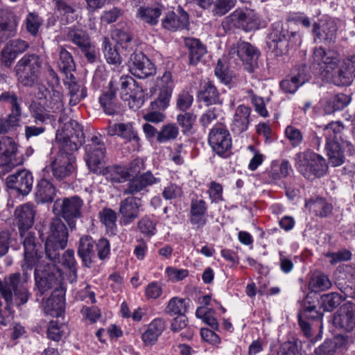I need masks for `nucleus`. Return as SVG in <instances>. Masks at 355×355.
<instances>
[{
  "label": "nucleus",
  "mask_w": 355,
  "mask_h": 355,
  "mask_svg": "<svg viewBox=\"0 0 355 355\" xmlns=\"http://www.w3.org/2000/svg\"><path fill=\"white\" fill-rule=\"evenodd\" d=\"M68 229L60 218H52L45 243V258L49 261H60L61 252L67 247Z\"/></svg>",
  "instance_id": "1"
},
{
  "label": "nucleus",
  "mask_w": 355,
  "mask_h": 355,
  "mask_svg": "<svg viewBox=\"0 0 355 355\" xmlns=\"http://www.w3.org/2000/svg\"><path fill=\"white\" fill-rule=\"evenodd\" d=\"M45 262L43 259L40 260L33 268L35 286L40 295H43L49 291L58 288L60 282L61 270L58 264L60 261H49Z\"/></svg>",
  "instance_id": "2"
},
{
  "label": "nucleus",
  "mask_w": 355,
  "mask_h": 355,
  "mask_svg": "<svg viewBox=\"0 0 355 355\" xmlns=\"http://www.w3.org/2000/svg\"><path fill=\"white\" fill-rule=\"evenodd\" d=\"M17 80L24 87H31L39 80L42 70V60L35 53L25 54L15 66Z\"/></svg>",
  "instance_id": "3"
},
{
  "label": "nucleus",
  "mask_w": 355,
  "mask_h": 355,
  "mask_svg": "<svg viewBox=\"0 0 355 355\" xmlns=\"http://www.w3.org/2000/svg\"><path fill=\"white\" fill-rule=\"evenodd\" d=\"M295 160L297 170L308 180L320 178L327 171L325 159L311 150L297 153Z\"/></svg>",
  "instance_id": "4"
},
{
  "label": "nucleus",
  "mask_w": 355,
  "mask_h": 355,
  "mask_svg": "<svg viewBox=\"0 0 355 355\" xmlns=\"http://www.w3.org/2000/svg\"><path fill=\"white\" fill-rule=\"evenodd\" d=\"M20 236L24 239V259L21 261V269L24 276V281H28L30 272L33 269L37 263L43 259L42 245L37 241L35 234L33 232L24 230L19 232Z\"/></svg>",
  "instance_id": "5"
},
{
  "label": "nucleus",
  "mask_w": 355,
  "mask_h": 355,
  "mask_svg": "<svg viewBox=\"0 0 355 355\" xmlns=\"http://www.w3.org/2000/svg\"><path fill=\"white\" fill-rule=\"evenodd\" d=\"M83 200L78 196L57 199L53 204L55 214L62 218L71 231L76 227V220L83 216Z\"/></svg>",
  "instance_id": "6"
},
{
  "label": "nucleus",
  "mask_w": 355,
  "mask_h": 355,
  "mask_svg": "<svg viewBox=\"0 0 355 355\" xmlns=\"http://www.w3.org/2000/svg\"><path fill=\"white\" fill-rule=\"evenodd\" d=\"M56 139L60 142L62 150L76 151L85 142L83 126L76 121L70 119L58 131Z\"/></svg>",
  "instance_id": "7"
},
{
  "label": "nucleus",
  "mask_w": 355,
  "mask_h": 355,
  "mask_svg": "<svg viewBox=\"0 0 355 355\" xmlns=\"http://www.w3.org/2000/svg\"><path fill=\"white\" fill-rule=\"evenodd\" d=\"M260 24L261 19L254 10L239 9L226 17L222 23L225 30L238 28L246 32L258 29Z\"/></svg>",
  "instance_id": "8"
},
{
  "label": "nucleus",
  "mask_w": 355,
  "mask_h": 355,
  "mask_svg": "<svg viewBox=\"0 0 355 355\" xmlns=\"http://www.w3.org/2000/svg\"><path fill=\"white\" fill-rule=\"evenodd\" d=\"M142 169L143 164L139 159H135L130 164L127 168L129 172V178L136 176L128 183L127 187L123 190V194H137L144 191L147 187L159 182V180L154 177L150 171L137 175Z\"/></svg>",
  "instance_id": "9"
},
{
  "label": "nucleus",
  "mask_w": 355,
  "mask_h": 355,
  "mask_svg": "<svg viewBox=\"0 0 355 355\" xmlns=\"http://www.w3.org/2000/svg\"><path fill=\"white\" fill-rule=\"evenodd\" d=\"M17 145L12 138H0V178H3L17 166L23 164L24 159L17 157Z\"/></svg>",
  "instance_id": "10"
},
{
  "label": "nucleus",
  "mask_w": 355,
  "mask_h": 355,
  "mask_svg": "<svg viewBox=\"0 0 355 355\" xmlns=\"http://www.w3.org/2000/svg\"><path fill=\"white\" fill-rule=\"evenodd\" d=\"M296 35L295 32L289 33L288 28L281 22H276L269 34L268 46L277 56L282 55L288 52L291 37H295Z\"/></svg>",
  "instance_id": "11"
},
{
  "label": "nucleus",
  "mask_w": 355,
  "mask_h": 355,
  "mask_svg": "<svg viewBox=\"0 0 355 355\" xmlns=\"http://www.w3.org/2000/svg\"><path fill=\"white\" fill-rule=\"evenodd\" d=\"M72 153L69 150H62L60 148L59 153L51 162L49 169L56 180H63L74 172L75 157ZM46 170L49 171V168L46 167Z\"/></svg>",
  "instance_id": "12"
},
{
  "label": "nucleus",
  "mask_w": 355,
  "mask_h": 355,
  "mask_svg": "<svg viewBox=\"0 0 355 355\" xmlns=\"http://www.w3.org/2000/svg\"><path fill=\"white\" fill-rule=\"evenodd\" d=\"M85 160L89 169L93 173H98L105 162V144L97 136H94L85 146Z\"/></svg>",
  "instance_id": "13"
},
{
  "label": "nucleus",
  "mask_w": 355,
  "mask_h": 355,
  "mask_svg": "<svg viewBox=\"0 0 355 355\" xmlns=\"http://www.w3.org/2000/svg\"><path fill=\"white\" fill-rule=\"evenodd\" d=\"M338 27L335 20L329 17H322L313 25L312 33L315 42L331 44L336 42Z\"/></svg>",
  "instance_id": "14"
},
{
  "label": "nucleus",
  "mask_w": 355,
  "mask_h": 355,
  "mask_svg": "<svg viewBox=\"0 0 355 355\" xmlns=\"http://www.w3.org/2000/svg\"><path fill=\"white\" fill-rule=\"evenodd\" d=\"M208 142L212 150L218 155H223L232 148V137L229 130L222 125L210 130Z\"/></svg>",
  "instance_id": "15"
},
{
  "label": "nucleus",
  "mask_w": 355,
  "mask_h": 355,
  "mask_svg": "<svg viewBox=\"0 0 355 355\" xmlns=\"http://www.w3.org/2000/svg\"><path fill=\"white\" fill-rule=\"evenodd\" d=\"M128 67L131 73L139 78H146L156 72L153 63L141 51L130 55Z\"/></svg>",
  "instance_id": "16"
},
{
  "label": "nucleus",
  "mask_w": 355,
  "mask_h": 355,
  "mask_svg": "<svg viewBox=\"0 0 355 355\" xmlns=\"http://www.w3.org/2000/svg\"><path fill=\"white\" fill-rule=\"evenodd\" d=\"M230 53L236 54L243 62L246 70L253 72L258 66V59L260 55L259 49L249 42H239L236 48H232Z\"/></svg>",
  "instance_id": "17"
},
{
  "label": "nucleus",
  "mask_w": 355,
  "mask_h": 355,
  "mask_svg": "<svg viewBox=\"0 0 355 355\" xmlns=\"http://www.w3.org/2000/svg\"><path fill=\"white\" fill-rule=\"evenodd\" d=\"M339 53L331 49H324L322 46L316 47L313 54V64L317 65L320 71H326L327 73L333 72L338 67Z\"/></svg>",
  "instance_id": "18"
},
{
  "label": "nucleus",
  "mask_w": 355,
  "mask_h": 355,
  "mask_svg": "<svg viewBox=\"0 0 355 355\" xmlns=\"http://www.w3.org/2000/svg\"><path fill=\"white\" fill-rule=\"evenodd\" d=\"M6 180L9 189L17 191L22 196L28 195L33 188V176L32 173L26 169L19 170L8 175Z\"/></svg>",
  "instance_id": "19"
},
{
  "label": "nucleus",
  "mask_w": 355,
  "mask_h": 355,
  "mask_svg": "<svg viewBox=\"0 0 355 355\" xmlns=\"http://www.w3.org/2000/svg\"><path fill=\"white\" fill-rule=\"evenodd\" d=\"M159 92L158 97L152 102L153 108L166 109L169 104L174 83L170 71H165L157 82Z\"/></svg>",
  "instance_id": "20"
},
{
  "label": "nucleus",
  "mask_w": 355,
  "mask_h": 355,
  "mask_svg": "<svg viewBox=\"0 0 355 355\" xmlns=\"http://www.w3.org/2000/svg\"><path fill=\"white\" fill-rule=\"evenodd\" d=\"M334 325L340 329L349 332L355 327L354 306L347 302L340 307L334 316Z\"/></svg>",
  "instance_id": "21"
},
{
  "label": "nucleus",
  "mask_w": 355,
  "mask_h": 355,
  "mask_svg": "<svg viewBox=\"0 0 355 355\" xmlns=\"http://www.w3.org/2000/svg\"><path fill=\"white\" fill-rule=\"evenodd\" d=\"M95 241L88 235L82 236L78 242L77 253L84 266L92 267L96 261Z\"/></svg>",
  "instance_id": "22"
},
{
  "label": "nucleus",
  "mask_w": 355,
  "mask_h": 355,
  "mask_svg": "<svg viewBox=\"0 0 355 355\" xmlns=\"http://www.w3.org/2000/svg\"><path fill=\"white\" fill-rule=\"evenodd\" d=\"M35 213L33 205L29 203L24 204L15 209V220L19 232L28 230L33 226Z\"/></svg>",
  "instance_id": "23"
},
{
  "label": "nucleus",
  "mask_w": 355,
  "mask_h": 355,
  "mask_svg": "<svg viewBox=\"0 0 355 355\" xmlns=\"http://www.w3.org/2000/svg\"><path fill=\"white\" fill-rule=\"evenodd\" d=\"M250 114V107L244 105H240L236 108L231 123V130L234 133L239 135L248 130Z\"/></svg>",
  "instance_id": "24"
},
{
  "label": "nucleus",
  "mask_w": 355,
  "mask_h": 355,
  "mask_svg": "<svg viewBox=\"0 0 355 355\" xmlns=\"http://www.w3.org/2000/svg\"><path fill=\"white\" fill-rule=\"evenodd\" d=\"M178 14L174 12H168L162 19V26L165 29L175 31L187 27L189 15L182 8L178 9Z\"/></svg>",
  "instance_id": "25"
},
{
  "label": "nucleus",
  "mask_w": 355,
  "mask_h": 355,
  "mask_svg": "<svg viewBox=\"0 0 355 355\" xmlns=\"http://www.w3.org/2000/svg\"><path fill=\"white\" fill-rule=\"evenodd\" d=\"M197 97L199 101L202 102L207 106L223 104L220 94L216 86L210 81L200 86Z\"/></svg>",
  "instance_id": "26"
},
{
  "label": "nucleus",
  "mask_w": 355,
  "mask_h": 355,
  "mask_svg": "<svg viewBox=\"0 0 355 355\" xmlns=\"http://www.w3.org/2000/svg\"><path fill=\"white\" fill-rule=\"evenodd\" d=\"M140 205L134 197H128L120 203L119 214L125 225L135 220L139 216Z\"/></svg>",
  "instance_id": "27"
},
{
  "label": "nucleus",
  "mask_w": 355,
  "mask_h": 355,
  "mask_svg": "<svg viewBox=\"0 0 355 355\" xmlns=\"http://www.w3.org/2000/svg\"><path fill=\"white\" fill-rule=\"evenodd\" d=\"M17 22L14 17L9 15L5 10L1 9L0 0V42L15 35Z\"/></svg>",
  "instance_id": "28"
},
{
  "label": "nucleus",
  "mask_w": 355,
  "mask_h": 355,
  "mask_svg": "<svg viewBox=\"0 0 355 355\" xmlns=\"http://www.w3.org/2000/svg\"><path fill=\"white\" fill-rule=\"evenodd\" d=\"M166 322L162 318L154 319L143 333L141 338L146 345H154L165 329Z\"/></svg>",
  "instance_id": "29"
},
{
  "label": "nucleus",
  "mask_w": 355,
  "mask_h": 355,
  "mask_svg": "<svg viewBox=\"0 0 355 355\" xmlns=\"http://www.w3.org/2000/svg\"><path fill=\"white\" fill-rule=\"evenodd\" d=\"M207 206L203 200L193 199L191 202L190 221L197 227H203L206 223Z\"/></svg>",
  "instance_id": "30"
},
{
  "label": "nucleus",
  "mask_w": 355,
  "mask_h": 355,
  "mask_svg": "<svg viewBox=\"0 0 355 355\" xmlns=\"http://www.w3.org/2000/svg\"><path fill=\"white\" fill-rule=\"evenodd\" d=\"M107 132L110 137L118 136L127 141L139 140L131 123L110 124L107 128Z\"/></svg>",
  "instance_id": "31"
},
{
  "label": "nucleus",
  "mask_w": 355,
  "mask_h": 355,
  "mask_svg": "<svg viewBox=\"0 0 355 355\" xmlns=\"http://www.w3.org/2000/svg\"><path fill=\"white\" fill-rule=\"evenodd\" d=\"M184 44L189 49V64L196 65L207 53L205 46L198 39L192 37L185 38Z\"/></svg>",
  "instance_id": "32"
},
{
  "label": "nucleus",
  "mask_w": 355,
  "mask_h": 355,
  "mask_svg": "<svg viewBox=\"0 0 355 355\" xmlns=\"http://www.w3.org/2000/svg\"><path fill=\"white\" fill-rule=\"evenodd\" d=\"M163 6L156 5L151 7H140L137 12V17L144 24L149 26L157 24L162 15Z\"/></svg>",
  "instance_id": "33"
},
{
  "label": "nucleus",
  "mask_w": 355,
  "mask_h": 355,
  "mask_svg": "<svg viewBox=\"0 0 355 355\" xmlns=\"http://www.w3.org/2000/svg\"><path fill=\"white\" fill-rule=\"evenodd\" d=\"M109 90L100 97L99 101L104 112L108 115H113L118 111L116 98V89L114 86V81L111 80L109 83Z\"/></svg>",
  "instance_id": "34"
},
{
  "label": "nucleus",
  "mask_w": 355,
  "mask_h": 355,
  "mask_svg": "<svg viewBox=\"0 0 355 355\" xmlns=\"http://www.w3.org/2000/svg\"><path fill=\"white\" fill-rule=\"evenodd\" d=\"M55 196V188L47 179L42 178L37 184L35 197L42 203L51 202Z\"/></svg>",
  "instance_id": "35"
},
{
  "label": "nucleus",
  "mask_w": 355,
  "mask_h": 355,
  "mask_svg": "<svg viewBox=\"0 0 355 355\" xmlns=\"http://www.w3.org/2000/svg\"><path fill=\"white\" fill-rule=\"evenodd\" d=\"M58 66L60 70L66 75L67 79H74L72 71L76 66L71 54L63 46L59 49V60Z\"/></svg>",
  "instance_id": "36"
},
{
  "label": "nucleus",
  "mask_w": 355,
  "mask_h": 355,
  "mask_svg": "<svg viewBox=\"0 0 355 355\" xmlns=\"http://www.w3.org/2000/svg\"><path fill=\"white\" fill-rule=\"evenodd\" d=\"M306 208L309 209L316 216L325 218L329 216L333 210L331 204L327 202L324 198L317 197L310 199L305 204Z\"/></svg>",
  "instance_id": "37"
},
{
  "label": "nucleus",
  "mask_w": 355,
  "mask_h": 355,
  "mask_svg": "<svg viewBox=\"0 0 355 355\" xmlns=\"http://www.w3.org/2000/svg\"><path fill=\"white\" fill-rule=\"evenodd\" d=\"M325 149L329 159V163L334 167L340 166L344 163L345 156L341 144L338 141H330L326 143Z\"/></svg>",
  "instance_id": "38"
},
{
  "label": "nucleus",
  "mask_w": 355,
  "mask_h": 355,
  "mask_svg": "<svg viewBox=\"0 0 355 355\" xmlns=\"http://www.w3.org/2000/svg\"><path fill=\"white\" fill-rule=\"evenodd\" d=\"M351 98L349 96L340 93L328 98L324 105V112L331 114L336 111L342 110L349 103Z\"/></svg>",
  "instance_id": "39"
},
{
  "label": "nucleus",
  "mask_w": 355,
  "mask_h": 355,
  "mask_svg": "<svg viewBox=\"0 0 355 355\" xmlns=\"http://www.w3.org/2000/svg\"><path fill=\"white\" fill-rule=\"evenodd\" d=\"M64 300L62 297L52 294L44 302L43 309L46 315L59 317L64 311Z\"/></svg>",
  "instance_id": "40"
},
{
  "label": "nucleus",
  "mask_w": 355,
  "mask_h": 355,
  "mask_svg": "<svg viewBox=\"0 0 355 355\" xmlns=\"http://www.w3.org/2000/svg\"><path fill=\"white\" fill-rule=\"evenodd\" d=\"M345 297L343 295L332 292L321 295L320 299V309L322 308L323 311L331 312L336 309L343 301Z\"/></svg>",
  "instance_id": "41"
},
{
  "label": "nucleus",
  "mask_w": 355,
  "mask_h": 355,
  "mask_svg": "<svg viewBox=\"0 0 355 355\" xmlns=\"http://www.w3.org/2000/svg\"><path fill=\"white\" fill-rule=\"evenodd\" d=\"M64 84L68 85L69 94L70 96L69 105H76L82 99L86 97L87 91L85 87L78 84L74 79H67Z\"/></svg>",
  "instance_id": "42"
},
{
  "label": "nucleus",
  "mask_w": 355,
  "mask_h": 355,
  "mask_svg": "<svg viewBox=\"0 0 355 355\" xmlns=\"http://www.w3.org/2000/svg\"><path fill=\"white\" fill-rule=\"evenodd\" d=\"M66 38L78 46L80 50L92 44L89 35L80 29H69L66 35Z\"/></svg>",
  "instance_id": "43"
},
{
  "label": "nucleus",
  "mask_w": 355,
  "mask_h": 355,
  "mask_svg": "<svg viewBox=\"0 0 355 355\" xmlns=\"http://www.w3.org/2000/svg\"><path fill=\"white\" fill-rule=\"evenodd\" d=\"M331 81L336 86H349L353 82L355 76L345 69L341 65L338 69L331 72Z\"/></svg>",
  "instance_id": "44"
},
{
  "label": "nucleus",
  "mask_w": 355,
  "mask_h": 355,
  "mask_svg": "<svg viewBox=\"0 0 355 355\" xmlns=\"http://www.w3.org/2000/svg\"><path fill=\"white\" fill-rule=\"evenodd\" d=\"M60 263L64 267L69 270L71 282H76L77 279V263L74 257V251L68 249L63 253L61 252Z\"/></svg>",
  "instance_id": "45"
},
{
  "label": "nucleus",
  "mask_w": 355,
  "mask_h": 355,
  "mask_svg": "<svg viewBox=\"0 0 355 355\" xmlns=\"http://www.w3.org/2000/svg\"><path fill=\"white\" fill-rule=\"evenodd\" d=\"M103 50L107 62L112 64H120L122 59L116 49L112 46L108 38L104 37L103 40Z\"/></svg>",
  "instance_id": "46"
},
{
  "label": "nucleus",
  "mask_w": 355,
  "mask_h": 355,
  "mask_svg": "<svg viewBox=\"0 0 355 355\" xmlns=\"http://www.w3.org/2000/svg\"><path fill=\"white\" fill-rule=\"evenodd\" d=\"M189 300L173 297L168 302L166 311L170 315H184L187 311Z\"/></svg>",
  "instance_id": "47"
},
{
  "label": "nucleus",
  "mask_w": 355,
  "mask_h": 355,
  "mask_svg": "<svg viewBox=\"0 0 355 355\" xmlns=\"http://www.w3.org/2000/svg\"><path fill=\"white\" fill-rule=\"evenodd\" d=\"M106 178L112 182H123L129 178V172L126 168L114 166L107 168Z\"/></svg>",
  "instance_id": "48"
},
{
  "label": "nucleus",
  "mask_w": 355,
  "mask_h": 355,
  "mask_svg": "<svg viewBox=\"0 0 355 355\" xmlns=\"http://www.w3.org/2000/svg\"><path fill=\"white\" fill-rule=\"evenodd\" d=\"M344 126L340 121H332L324 128L327 142L330 141H343L342 132Z\"/></svg>",
  "instance_id": "49"
},
{
  "label": "nucleus",
  "mask_w": 355,
  "mask_h": 355,
  "mask_svg": "<svg viewBox=\"0 0 355 355\" xmlns=\"http://www.w3.org/2000/svg\"><path fill=\"white\" fill-rule=\"evenodd\" d=\"M179 135V128L175 123L164 125L157 135V141L165 143L175 140Z\"/></svg>",
  "instance_id": "50"
},
{
  "label": "nucleus",
  "mask_w": 355,
  "mask_h": 355,
  "mask_svg": "<svg viewBox=\"0 0 355 355\" xmlns=\"http://www.w3.org/2000/svg\"><path fill=\"white\" fill-rule=\"evenodd\" d=\"M49 97L46 99L47 107L51 110L53 112H59L62 111L64 104L62 94L53 88H52L51 90L49 92Z\"/></svg>",
  "instance_id": "51"
},
{
  "label": "nucleus",
  "mask_w": 355,
  "mask_h": 355,
  "mask_svg": "<svg viewBox=\"0 0 355 355\" xmlns=\"http://www.w3.org/2000/svg\"><path fill=\"white\" fill-rule=\"evenodd\" d=\"M99 216L101 221L105 225L107 230L114 234V231L116 228V214L114 211L109 208L103 209L100 213Z\"/></svg>",
  "instance_id": "52"
},
{
  "label": "nucleus",
  "mask_w": 355,
  "mask_h": 355,
  "mask_svg": "<svg viewBox=\"0 0 355 355\" xmlns=\"http://www.w3.org/2000/svg\"><path fill=\"white\" fill-rule=\"evenodd\" d=\"M214 73L220 81L225 85H227L232 81V73L229 70L228 67L220 60H218L217 62Z\"/></svg>",
  "instance_id": "53"
},
{
  "label": "nucleus",
  "mask_w": 355,
  "mask_h": 355,
  "mask_svg": "<svg viewBox=\"0 0 355 355\" xmlns=\"http://www.w3.org/2000/svg\"><path fill=\"white\" fill-rule=\"evenodd\" d=\"M196 119V115L191 112H185L184 114L178 115L177 122L182 128L183 133L188 132L192 129Z\"/></svg>",
  "instance_id": "54"
},
{
  "label": "nucleus",
  "mask_w": 355,
  "mask_h": 355,
  "mask_svg": "<svg viewBox=\"0 0 355 355\" xmlns=\"http://www.w3.org/2000/svg\"><path fill=\"white\" fill-rule=\"evenodd\" d=\"M0 101L8 102L11 104V114L20 116L21 107L18 103V98L16 94L11 92H4L0 95Z\"/></svg>",
  "instance_id": "55"
},
{
  "label": "nucleus",
  "mask_w": 355,
  "mask_h": 355,
  "mask_svg": "<svg viewBox=\"0 0 355 355\" xmlns=\"http://www.w3.org/2000/svg\"><path fill=\"white\" fill-rule=\"evenodd\" d=\"M114 37L117 43L125 49L130 46L132 41V35L128 31L117 29L114 32Z\"/></svg>",
  "instance_id": "56"
},
{
  "label": "nucleus",
  "mask_w": 355,
  "mask_h": 355,
  "mask_svg": "<svg viewBox=\"0 0 355 355\" xmlns=\"http://www.w3.org/2000/svg\"><path fill=\"white\" fill-rule=\"evenodd\" d=\"M64 327V325L59 324L58 321H51L47 330L48 338L53 340L58 341L63 334Z\"/></svg>",
  "instance_id": "57"
},
{
  "label": "nucleus",
  "mask_w": 355,
  "mask_h": 355,
  "mask_svg": "<svg viewBox=\"0 0 355 355\" xmlns=\"http://www.w3.org/2000/svg\"><path fill=\"white\" fill-rule=\"evenodd\" d=\"M236 0H216L213 12L217 15H224L234 6Z\"/></svg>",
  "instance_id": "58"
},
{
  "label": "nucleus",
  "mask_w": 355,
  "mask_h": 355,
  "mask_svg": "<svg viewBox=\"0 0 355 355\" xmlns=\"http://www.w3.org/2000/svg\"><path fill=\"white\" fill-rule=\"evenodd\" d=\"M17 55L7 46H5L0 53V67L10 68L13 64Z\"/></svg>",
  "instance_id": "59"
},
{
  "label": "nucleus",
  "mask_w": 355,
  "mask_h": 355,
  "mask_svg": "<svg viewBox=\"0 0 355 355\" xmlns=\"http://www.w3.org/2000/svg\"><path fill=\"white\" fill-rule=\"evenodd\" d=\"M19 116L10 114L7 118H0V135L8 133L17 125Z\"/></svg>",
  "instance_id": "60"
},
{
  "label": "nucleus",
  "mask_w": 355,
  "mask_h": 355,
  "mask_svg": "<svg viewBox=\"0 0 355 355\" xmlns=\"http://www.w3.org/2000/svg\"><path fill=\"white\" fill-rule=\"evenodd\" d=\"M26 29L32 35H36L41 25V20L35 13L31 12L26 19Z\"/></svg>",
  "instance_id": "61"
},
{
  "label": "nucleus",
  "mask_w": 355,
  "mask_h": 355,
  "mask_svg": "<svg viewBox=\"0 0 355 355\" xmlns=\"http://www.w3.org/2000/svg\"><path fill=\"white\" fill-rule=\"evenodd\" d=\"M96 252L97 258L101 260L106 259L110 252V245L107 239L102 238L100 239L96 243Z\"/></svg>",
  "instance_id": "62"
},
{
  "label": "nucleus",
  "mask_w": 355,
  "mask_h": 355,
  "mask_svg": "<svg viewBox=\"0 0 355 355\" xmlns=\"http://www.w3.org/2000/svg\"><path fill=\"white\" fill-rule=\"evenodd\" d=\"M285 133L286 137L289 139L293 146H299L302 141L303 136L300 130L296 128L288 125L286 127Z\"/></svg>",
  "instance_id": "63"
},
{
  "label": "nucleus",
  "mask_w": 355,
  "mask_h": 355,
  "mask_svg": "<svg viewBox=\"0 0 355 355\" xmlns=\"http://www.w3.org/2000/svg\"><path fill=\"white\" fill-rule=\"evenodd\" d=\"M277 355H302L295 342H285L279 347Z\"/></svg>",
  "instance_id": "64"
}]
</instances>
